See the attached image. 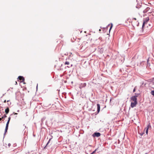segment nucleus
Returning <instances> with one entry per match:
<instances>
[{
  "label": "nucleus",
  "mask_w": 154,
  "mask_h": 154,
  "mask_svg": "<svg viewBox=\"0 0 154 154\" xmlns=\"http://www.w3.org/2000/svg\"><path fill=\"white\" fill-rule=\"evenodd\" d=\"M93 136L94 137H95V136H96V137H99L100 136V133H99V132H96V133H95L93 134Z\"/></svg>",
  "instance_id": "7"
},
{
  "label": "nucleus",
  "mask_w": 154,
  "mask_h": 154,
  "mask_svg": "<svg viewBox=\"0 0 154 154\" xmlns=\"http://www.w3.org/2000/svg\"><path fill=\"white\" fill-rule=\"evenodd\" d=\"M97 149H95V150H94V151H93V152L92 153H91V154H94V153H95V152H96V151H97Z\"/></svg>",
  "instance_id": "15"
},
{
  "label": "nucleus",
  "mask_w": 154,
  "mask_h": 154,
  "mask_svg": "<svg viewBox=\"0 0 154 154\" xmlns=\"http://www.w3.org/2000/svg\"><path fill=\"white\" fill-rule=\"evenodd\" d=\"M2 119V118H0V121Z\"/></svg>",
  "instance_id": "24"
},
{
  "label": "nucleus",
  "mask_w": 154,
  "mask_h": 154,
  "mask_svg": "<svg viewBox=\"0 0 154 154\" xmlns=\"http://www.w3.org/2000/svg\"><path fill=\"white\" fill-rule=\"evenodd\" d=\"M9 122H10L9 120H8V121H7V122L6 124V125H8H8H9Z\"/></svg>",
  "instance_id": "17"
},
{
  "label": "nucleus",
  "mask_w": 154,
  "mask_h": 154,
  "mask_svg": "<svg viewBox=\"0 0 154 154\" xmlns=\"http://www.w3.org/2000/svg\"><path fill=\"white\" fill-rule=\"evenodd\" d=\"M5 94H3V95H2V97H3V96L5 95Z\"/></svg>",
  "instance_id": "25"
},
{
  "label": "nucleus",
  "mask_w": 154,
  "mask_h": 154,
  "mask_svg": "<svg viewBox=\"0 0 154 154\" xmlns=\"http://www.w3.org/2000/svg\"><path fill=\"white\" fill-rule=\"evenodd\" d=\"M18 81L20 80L21 82H23L24 81V77L22 76H20L18 78Z\"/></svg>",
  "instance_id": "5"
},
{
  "label": "nucleus",
  "mask_w": 154,
  "mask_h": 154,
  "mask_svg": "<svg viewBox=\"0 0 154 154\" xmlns=\"http://www.w3.org/2000/svg\"><path fill=\"white\" fill-rule=\"evenodd\" d=\"M17 113H14V115H17Z\"/></svg>",
  "instance_id": "26"
},
{
  "label": "nucleus",
  "mask_w": 154,
  "mask_h": 154,
  "mask_svg": "<svg viewBox=\"0 0 154 154\" xmlns=\"http://www.w3.org/2000/svg\"><path fill=\"white\" fill-rule=\"evenodd\" d=\"M9 100H8L7 101V102H9Z\"/></svg>",
  "instance_id": "27"
},
{
  "label": "nucleus",
  "mask_w": 154,
  "mask_h": 154,
  "mask_svg": "<svg viewBox=\"0 0 154 154\" xmlns=\"http://www.w3.org/2000/svg\"><path fill=\"white\" fill-rule=\"evenodd\" d=\"M11 145V144L10 143H9L8 144V146L9 147Z\"/></svg>",
  "instance_id": "21"
},
{
  "label": "nucleus",
  "mask_w": 154,
  "mask_h": 154,
  "mask_svg": "<svg viewBox=\"0 0 154 154\" xmlns=\"http://www.w3.org/2000/svg\"><path fill=\"white\" fill-rule=\"evenodd\" d=\"M5 112L6 114H7L9 112V109L8 107L5 109Z\"/></svg>",
  "instance_id": "11"
},
{
  "label": "nucleus",
  "mask_w": 154,
  "mask_h": 154,
  "mask_svg": "<svg viewBox=\"0 0 154 154\" xmlns=\"http://www.w3.org/2000/svg\"><path fill=\"white\" fill-rule=\"evenodd\" d=\"M151 94L152 95L154 96V91H152L151 92Z\"/></svg>",
  "instance_id": "13"
},
{
  "label": "nucleus",
  "mask_w": 154,
  "mask_h": 154,
  "mask_svg": "<svg viewBox=\"0 0 154 154\" xmlns=\"http://www.w3.org/2000/svg\"><path fill=\"white\" fill-rule=\"evenodd\" d=\"M149 17L146 18L143 21V23L142 25V29L143 31L144 30V27L145 24H146L149 21Z\"/></svg>",
  "instance_id": "4"
},
{
  "label": "nucleus",
  "mask_w": 154,
  "mask_h": 154,
  "mask_svg": "<svg viewBox=\"0 0 154 154\" xmlns=\"http://www.w3.org/2000/svg\"><path fill=\"white\" fill-rule=\"evenodd\" d=\"M8 125H6V127H5V131L4 135L7 132V130H8Z\"/></svg>",
  "instance_id": "10"
},
{
  "label": "nucleus",
  "mask_w": 154,
  "mask_h": 154,
  "mask_svg": "<svg viewBox=\"0 0 154 154\" xmlns=\"http://www.w3.org/2000/svg\"><path fill=\"white\" fill-rule=\"evenodd\" d=\"M65 65H69V62L68 61H66L65 62Z\"/></svg>",
  "instance_id": "14"
},
{
  "label": "nucleus",
  "mask_w": 154,
  "mask_h": 154,
  "mask_svg": "<svg viewBox=\"0 0 154 154\" xmlns=\"http://www.w3.org/2000/svg\"><path fill=\"white\" fill-rule=\"evenodd\" d=\"M88 38V40H87V41H88V42H87V41H84L82 43V46L81 47V49H85L88 46L87 44L88 43H89L90 42H91V40H92V38H91V37H87Z\"/></svg>",
  "instance_id": "3"
},
{
  "label": "nucleus",
  "mask_w": 154,
  "mask_h": 154,
  "mask_svg": "<svg viewBox=\"0 0 154 154\" xmlns=\"http://www.w3.org/2000/svg\"><path fill=\"white\" fill-rule=\"evenodd\" d=\"M10 119H11V117H9V118H8V120H9V121H10Z\"/></svg>",
  "instance_id": "22"
},
{
  "label": "nucleus",
  "mask_w": 154,
  "mask_h": 154,
  "mask_svg": "<svg viewBox=\"0 0 154 154\" xmlns=\"http://www.w3.org/2000/svg\"><path fill=\"white\" fill-rule=\"evenodd\" d=\"M16 84H17V82H16Z\"/></svg>",
  "instance_id": "28"
},
{
  "label": "nucleus",
  "mask_w": 154,
  "mask_h": 154,
  "mask_svg": "<svg viewBox=\"0 0 154 154\" xmlns=\"http://www.w3.org/2000/svg\"><path fill=\"white\" fill-rule=\"evenodd\" d=\"M137 96L135 95L131 97V100L133 101V102H132L131 103V108H133L137 104Z\"/></svg>",
  "instance_id": "1"
},
{
  "label": "nucleus",
  "mask_w": 154,
  "mask_h": 154,
  "mask_svg": "<svg viewBox=\"0 0 154 154\" xmlns=\"http://www.w3.org/2000/svg\"><path fill=\"white\" fill-rule=\"evenodd\" d=\"M112 23L111 24V26H110V29L109 30V31H110V30L112 28Z\"/></svg>",
  "instance_id": "18"
},
{
  "label": "nucleus",
  "mask_w": 154,
  "mask_h": 154,
  "mask_svg": "<svg viewBox=\"0 0 154 154\" xmlns=\"http://www.w3.org/2000/svg\"><path fill=\"white\" fill-rule=\"evenodd\" d=\"M82 41L80 40L78 42L77 44L78 47L80 49H81V47L82 46Z\"/></svg>",
  "instance_id": "6"
},
{
  "label": "nucleus",
  "mask_w": 154,
  "mask_h": 154,
  "mask_svg": "<svg viewBox=\"0 0 154 154\" xmlns=\"http://www.w3.org/2000/svg\"><path fill=\"white\" fill-rule=\"evenodd\" d=\"M86 86V84L85 83L83 84L82 87H85Z\"/></svg>",
  "instance_id": "19"
},
{
  "label": "nucleus",
  "mask_w": 154,
  "mask_h": 154,
  "mask_svg": "<svg viewBox=\"0 0 154 154\" xmlns=\"http://www.w3.org/2000/svg\"><path fill=\"white\" fill-rule=\"evenodd\" d=\"M7 117V116L6 115V114H4L3 116H2V119L5 118Z\"/></svg>",
  "instance_id": "16"
},
{
  "label": "nucleus",
  "mask_w": 154,
  "mask_h": 154,
  "mask_svg": "<svg viewBox=\"0 0 154 154\" xmlns=\"http://www.w3.org/2000/svg\"><path fill=\"white\" fill-rule=\"evenodd\" d=\"M149 127H150V125H149L147 126V127L145 129H146V133L147 134H148V129Z\"/></svg>",
  "instance_id": "8"
},
{
  "label": "nucleus",
  "mask_w": 154,
  "mask_h": 154,
  "mask_svg": "<svg viewBox=\"0 0 154 154\" xmlns=\"http://www.w3.org/2000/svg\"><path fill=\"white\" fill-rule=\"evenodd\" d=\"M128 21L131 22L133 26H138L139 25V22L135 18H133L132 20L128 19Z\"/></svg>",
  "instance_id": "2"
},
{
  "label": "nucleus",
  "mask_w": 154,
  "mask_h": 154,
  "mask_svg": "<svg viewBox=\"0 0 154 154\" xmlns=\"http://www.w3.org/2000/svg\"><path fill=\"white\" fill-rule=\"evenodd\" d=\"M136 88V87H135L134 88V89H133V92H135V91H136V88Z\"/></svg>",
  "instance_id": "20"
},
{
  "label": "nucleus",
  "mask_w": 154,
  "mask_h": 154,
  "mask_svg": "<svg viewBox=\"0 0 154 154\" xmlns=\"http://www.w3.org/2000/svg\"><path fill=\"white\" fill-rule=\"evenodd\" d=\"M51 139H50L49 141H48V143H47V144H46V146L45 147V148L48 145V144L50 142V141H51Z\"/></svg>",
  "instance_id": "12"
},
{
  "label": "nucleus",
  "mask_w": 154,
  "mask_h": 154,
  "mask_svg": "<svg viewBox=\"0 0 154 154\" xmlns=\"http://www.w3.org/2000/svg\"><path fill=\"white\" fill-rule=\"evenodd\" d=\"M6 100H5L4 101V103H6Z\"/></svg>",
  "instance_id": "23"
},
{
  "label": "nucleus",
  "mask_w": 154,
  "mask_h": 154,
  "mask_svg": "<svg viewBox=\"0 0 154 154\" xmlns=\"http://www.w3.org/2000/svg\"><path fill=\"white\" fill-rule=\"evenodd\" d=\"M97 111L98 112V113L100 111V105L99 104H97Z\"/></svg>",
  "instance_id": "9"
}]
</instances>
